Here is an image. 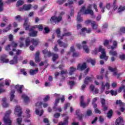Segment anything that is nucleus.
Segmentation results:
<instances>
[{
  "mask_svg": "<svg viewBox=\"0 0 125 125\" xmlns=\"http://www.w3.org/2000/svg\"><path fill=\"white\" fill-rule=\"evenodd\" d=\"M82 13H83V14H90V15H91L92 16H93L94 13L93 11L91 9V5H89L86 10L85 6L82 7L80 11L78 13V15L77 17L78 22H83V18L81 17Z\"/></svg>",
  "mask_w": 125,
  "mask_h": 125,
  "instance_id": "obj_1",
  "label": "nucleus"
},
{
  "mask_svg": "<svg viewBox=\"0 0 125 125\" xmlns=\"http://www.w3.org/2000/svg\"><path fill=\"white\" fill-rule=\"evenodd\" d=\"M101 52V55L100 58L101 59H104L105 61L108 60V56L106 55V52H105V49L102 46H100L99 49L96 48L92 51V53L93 55H96L98 53Z\"/></svg>",
  "mask_w": 125,
  "mask_h": 125,
  "instance_id": "obj_2",
  "label": "nucleus"
},
{
  "mask_svg": "<svg viewBox=\"0 0 125 125\" xmlns=\"http://www.w3.org/2000/svg\"><path fill=\"white\" fill-rule=\"evenodd\" d=\"M11 114V110H8L6 112L4 117V123L5 125H11L12 121L9 118V116Z\"/></svg>",
  "mask_w": 125,
  "mask_h": 125,
  "instance_id": "obj_3",
  "label": "nucleus"
},
{
  "mask_svg": "<svg viewBox=\"0 0 125 125\" xmlns=\"http://www.w3.org/2000/svg\"><path fill=\"white\" fill-rule=\"evenodd\" d=\"M43 54H47L48 57H51L52 56L53 61H55L58 59V54L51 53L50 51H48L47 50L45 49L42 51Z\"/></svg>",
  "mask_w": 125,
  "mask_h": 125,
  "instance_id": "obj_4",
  "label": "nucleus"
},
{
  "mask_svg": "<svg viewBox=\"0 0 125 125\" xmlns=\"http://www.w3.org/2000/svg\"><path fill=\"white\" fill-rule=\"evenodd\" d=\"M57 36L59 39H60L61 40H63L64 37H68V36H71V32H67L65 33H64L62 36H61L60 34L61 32L60 31V28H58L56 31Z\"/></svg>",
  "mask_w": 125,
  "mask_h": 125,
  "instance_id": "obj_5",
  "label": "nucleus"
},
{
  "mask_svg": "<svg viewBox=\"0 0 125 125\" xmlns=\"http://www.w3.org/2000/svg\"><path fill=\"white\" fill-rule=\"evenodd\" d=\"M110 83L106 82L105 83L104 82L101 83V92H104L106 88V90L110 89Z\"/></svg>",
  "mask_w": 125,
  "mask_h": 125,
  "instance_id": "obj_6",
  "label": "nucleus"
},
{
  "mask_svg": "<svg viewBox=\"0 0 125 125\" xmlns=\"http://www.w3.org/2000/svg\"><path fill=\"white\" fill-rule=\"evenodd\" d=\"M108 70L110 71V72H112L113 73V75L114 76V77H117L118 79L120 78V76H121V75H123V72L118 73V70L116 68L108 67Z\"/></svg>",
  "mask_w": 125,
  "mask_h": 125,
  "instance_id": "obj_7",
  "label": "nucleus"
},
{
  "mask_svg": "<svg viewBox=\"0 0 125 125\" xmlns=\"http://www.w3.org/2000/svg\"><path fill=\"white\" fill-rule=\"evenodd\" d=\"M50 21L51 23H59V22H61V21H62V16H53L51 17L50 19Z\"/></svg>",
  "mask_w": 125,
  "mask_h": 125,
  "instance_id": "obj_8",
  "label": "nucleus"
},
{
  "mask_svg": "<svg viewBox=\"0 0 125 125\" xmlns=\"http://www.w3.org/2000/svg\"><path fill=\"white\" fill-rule=\"evenodd\" d=\"M14 114L16 116H18V117H21L22 115V110L21 109V107H20V106H16Z\"/></svg>",
  "mask_w": 125,
  "mask_h": 125,
  "instance_id": "obj_9",
  "label": "nucleus"
},
{
  "mask_svg": "<svg viewBox=\"0 0 125 125\" xmlns=\"http://www.w3.org/2000/svg\"><path fill=\"white\" fill-rule=\"evenodd\" d=\"M89 90L91 92H92L93 94H97L99 92V90L97 88H95L94 85L91 84L89 86Z\"/></svg>",
  "mask_w": 125,
  "mask_h": 125,
  "instance_id": "obj_10",
  "label": "nucleus"
},
{
  "mask_svg": "<svg viewBox=\"0 0 125 125\" xmlns=\"http://www.w3.org/2000/svg\"><path fill=\"white\" fill-rule=\"evenodd\" d=\"M31 8H32V5H31V4H24L22 8H21L20 10L21 11H28V10H30Z\"/></svg>",
  "mask_w": 125,
  "mask_h": 125,
  "instance_id": "obj_11",
  "label": "nucleus"
},
{
  "mask_svg": "<svg viewBox=\"0 0 125 125\" xmlns=\"http://www.w3.org/2000/svg\"><path fill=\"white\" fill-rule=\"evenodd\" d=\"M87 42L86 41H83L82 43V44L83 45V49L84 50L85 52L86 53H89V48H88V47L85 45L86 44Z\"/></svg>",
  "mask_w": 125,
  "mask_h": 125,
  "instance_id": "obj_12",
  "label": "nucleus"
},
{
  "mask_svg": "<svg viewBox=\"0 0 125 125\" xmlns=\"http://www.w3.org/2000/svg\"><path fill=\"white\" fill-rule=\"evenodd\" d=\"M85 69H86V64L85 62L83 64H79L77 66V70H81V71H83Z\"/></svg>",
  "mask_w": 125,
  "mask_h": 125,
  "instance_id": "obj_13",
  "label": "nucleus"
},
{
  "mask_svg": "<svg viewBox=\"0 0 125 125\" xmlns=\"http://www.w3.org/2000/svg\"><path fill=\"white\" fill-rule=\"evenodd\" d=\"M24 87V85L17 84L15 86V88L17 89L19 93H22V88Z\"/></svg>",
  "mask_w": 125,
  "mask_h": 125,
  "instance_id": "obj_14",
  "label": "nucleus"
},
{
  "mask_svg": "<svg viewBox=\"0 0 125 125\" xmlns=\"http://www.w3.org/2000/svg\"><path fill=\"white\" fill-rule=\"evenodd\" d=\"M57 42L58 43L59 45L61 46V47H62V46L64 48H66V47H68V44L65 43H63V42H62V41H61V40H58Z\"/></svg>",
  "mask_w": 125,
  "mask_h": 125,
  "instance_id": "obj_15",
  "label": "nucleus"
},
{
  "mask_svg": "<svg viewBox=\"0 0 125 125\" xmlns=\"http://www.w3.org/2000/svg\"><path fill=\"white\" fill-rule=\"evenodd\" d=\"M18 57L17 56H15L14 57L13 60H12L10 62V64L11 65H13V64H17L18 63Z\"/></svg>",
  "mask_w": 125,
  "mask_h": 125,
  "instance_id": "obj_16",
  "label": "nucleus"
},
{
  "mask_svg": "<svg viewBox=\"0 0 125 125\" xmlns=\"http://www.w3.org/2000/svg\"><path fill=\"white\" fill-rule=\"evenodd\" d=\"M112 43L113 46H108L107 47L108 49H110V48L111 49H115V48H117V47L118 46V42H117L116 41H114L112 42Z\"/></svg>",
  "mask_w": 125,
  "mask_h": 125,
  "instance_id": "obj_17",
  "label": "nucleus"
},
{
  "mask_svg": "<svg viewBox=\"0 0 125 125\" xmlns=\"http://www.w3.org/2000/svg\"><path fill=\"white\" fill-rule=\"evenodd\" d=\"M87 105V104H85L84 102L83 101V96H82L81 97V100H80V106L81 107H83V108H84L85 107H86V105Z\"/></svg>",
  "mask_w": 125,
  "mask_h": 125,
  "instance_id": "obj_18",
  "label": "nucleus"
},
{
  "mask_svg": "<svg viewBox=\"0 0 125 125\" xmlns=\"http://www.w3.org/2000/svg\"><path fill=\"white\" fill-rule=\"evenodd\" d=\"M124 122V119L122 118V117H119L118 119L116 120V122L115 123V125H121L122 124H123Z\"/></svg>",
  "mask_w": 125,
  "mask_h": 125,
  "instance_id": "obj_19",
  "label": "nucleus"
},
{
  "mask_svg": "<svg viewBox=\"0 0 125 125\" xmlns=\"http://www.w3.org/2000/svg\"><path fill=\"white\" fill-rule=\"evenodd\" d=\"M54 97L56 98L55 100V106H57V104L59 103V100H60L59 96H60V95L59 94L55 93L54 94Z\"/></svg>",
  "mask_w": 125,
  "mask_h": 125,
  "instance_id": "obj_20",
  "label": "nucleus"
},
{
  "mask_svg": "<svg viewBox=\"0 0 125 125\" xmlns=\"http://www.w3.org/2000/svg\"><path fill=\"white\" fill-rule=\"evenodd\" d=\"M91 82H92V78L87 77L85 78V80H84V84H88L89 83H91Z\"/></svg>",
  "mask_w": 125,
  "mask_h": 125,
  "instance_id": "obj_21",
  "label": "nucleus"
},
{
  "mask_svg": "<svg viewBox=\"0 0 125 125\" xmlns=\"http://www.w3.org/2000/svg\"><path fill=\"white\" fill-rule=\"evenodd\" d=\"M82 32L80 33L81 35H83V34H84L85 33H91V29L88 28V29H86L85 28H82Z\"/></svg>",
  "mask_w": 125,
  "mask_h": 125,
  "instance_id": "obj_22",
  "label": "nucleus"
},
{
  "mask_svg": "<svg viewBox=\"0 0 125 125\" xmlns=\"http://www.w3.org/2000/svg\"><path fill=\"white\" fill-rule=\"evenodd\" d=\"M2 102H3L2 106L4 108H7L9 106V104L6 103V99L5 98H3L2 99Z\"/></svg>",
  "mask_w": 125,
  "mask_h": 125,
  "instance_id": "obj_23",
  "label": "nucleus"
},
{
  "mask_svg": "<svg viewBox=\"0 0 125 125\" xmlns=\"http://www.w3.org/2000/svg\"><path fill=\"white\" fill-rule=\"evenodd\" d=\"M35 113L36 115H38L41 117V116H42V114H43V110H41L40 112V108H37L35 109Z\"/></svg>",
  "mask_w": 125,
  "mask_h": 125,
  "instance_id": "obj_24",
  "label": "nucleus"
},
{
  "mask_svg": "<svg viewBox=\"0 0 125 125\" xmlns=\"http://www.w3.org/2000/svg\"><path fill=\"white\" fill-rule=\"evenodd\" d=\"M112 42H113V39H110L109 40H105L104 42V46H108V45H109V43Z\"/></svg>",
  "mask_w": 125,
  "mask_h": 125,
  "instance_id": "obj_25",
  "label": "nucleus"
},
{
  "mask_svg": "<svg viewBox=\"0 0 125 125\" xmlns=\"http://www.w3.org/2000/svg\"><path fill=\"white\" fill-rule=\"evenodd\" d=\"M104 68H102L101 70V76L100 75H97V80H103V75L102 74L104 73Z\"/></svg>",
  "mask_w": 125,
  "mask_h": 125,
  "instance_id": "obj_26",
  "label": "nucleus"
},
{
  "mask_svg": "<svg viewBox=\"0 0 125 125\" xmlns=\"http://www.w3.org/2000/svg\"><path fill=\"white\" fill-rule=\"evenodd\" d=\"M21 98L23 99L25 103H28V102H29V97H28V96H27L26 95L22 94L21 95Z\"/></svg>",
  "mask_w": 125,
  "mask_h": 125,
  "instance_id": "obj_27",
  "label": "nucleus"
},
{
  "mask_svg": "<svg viewBox=\"0 0 125 125\" xmlns=\"http://www.w3.org/2000/svg\"><path fill=\"white\" fill-rule=\"evenodd\" d=\"M24 28H25L26 31L29 30V28H30V23L28 22L27 20H25L24 23L23 24Z\"/></svg>",
  "mask_w": 125,
  "mask_h": 125,
  "instance_id": "obj_28",
  "label": "nucleus"
},
{
  "mask_svg": "<svg viewBox=\"0 0 125 125\" xmlns=\"http://www.w3.org/2000/svg\"><path fill=\"white\" fill-rule=\"evenodd\" d=\"M40 51H38L35 55V60L36 62H40Z\"/></svg>",
  "mask_w": 125,
  "mask_h": 125,
  "instance_id": "obj_29",
  "label": "nucleus"
},
{
  "mask_svg": "<svg viewBox=\"0 0 125 125\" xmlns=\"http://www.w3.org/2000/svg\"><path fill=\"white\" fill-rule=\"evenodd\" d=\"M69 119V117H67L64 120L63 122H60L58 125H68V120Z\"/></svg>",
  "mask_w": 125,
  "mask_h": 125,
  "instance_id": "obj_30",
  "label": "nucleus"
},
{
  "mask_svg": "<svg viewBox=\"0 0 125 125\" xmlns=\"http://www.w3.org/2000/svg\"><path fill=\"white\" fill-rule=\"evenodd\" d=\"M38 72H39V69L38 68H36L35 70L31 69L30 71V74L31 76H34V75H36Z\"/></svg>",
  "mask_w": 125,
  "mask_h": 125,
  "instance_id": "obj_31",
  "label": "nucleus"
},
{
  "mask_svg": "<svg viewBox=\"0 0 125 125\" xmlns=\"http://www.w3.org/2000/svg\"><path fill=\"white\" fill-rule=\"evenodd\" d=\"M1 63H8L9 62V60L3 58V57H1L0 59Z\"/></svg>",
  "mask_w": 125,
  "mask_h": 125,
  "instance_id": "obj_32",
  "label": "nucleus"
},
{
  "mask_svg": "<svg viewBox=\"0 0 125 125\" xmlns=\"http://www.w3.org/2000/svg\"><path fill=\"white\" fill-rule=\"evenodd\" d=\"M38 34V31H32L31 32L29 33V36L30 37H37Z\"/></svg>",
  "mask_w": 125,
  "mask_h": 125,
  "instance_id": "obj_33",
  "label": "nucleus"
},
{
  "mask_svg": "<svg viewBox=\"0 0 125 125\" xmlns=\"http://www.w3.org/2000/svg\"><path fill=\"white\" fill-rule=\"evenodd\" d=\"M77 70V68L74 67H71L70 68L69 70V74L70 75H72L73 74H74V72H76V70Z\"/></svg>",
  "mask_w": 125,
  "mask_h": 125,
  "instance_id": "obj_34",
  "label": "nucleus"
},
{
  "mask_svg": "<svg viewBox=\"0 0 125 125\" xmlns=\"http://www.w3.org/2000/svg\"><path fill=\"white\" fill-rule=\"evenodd\" d=\"M76 50H75V48L74 46H71L70 47V51L68 52L67 53V55H71V53L72 52V53H74V52H75Z\"/></svg>",
  "mask_w": 125,
  "mask_h": 125,
  "instance_id": "obj_35",
  "label": "nucleus"
},
{
  "mask_svg": "<svg viewBox=\"0 0 125 125\" xmlns=\"http://www.w3.org/2000/svg\"><path fill=\"white\" fill-rule=\"evenodd\" d=\"M73 4H74V1H73V0H70L68 2L64 3L63 6H71V5H73Z\"/></svg>",
  "mask_w": 125,
  "mask_h": 125,
  "instance_id": "obj_36",
  "label": "nucleus"
},
{
  "mask_svg": "<svg viewBox=\"0 0 125 125\" xmlns=\"http://www.w3.org/2000/svg\"><path fill=\"white\" fill-rule=\"evenodd\" d=\"M91 27L93 28V30H97V25H96V23L95 21H92Z\"/></svg>",
  "mask_w": 125,
  "mask_h": 125,
  "instance_id": "obj_37",
  "label": "nucleus"
},
{
  "mask_svg": "<svg viewBox=\"0 0 125 125\" xmlns=\"http://www.w3.org/2000/svg\"><path fill=\"white\" fill-rule=\"evenodd\" d=\"M32 42L33 43V45H34V46H37V45L39 44V40L38 39H33L32 40Z\"/></svg>",
  "mask_w": 125,
  "mask_h": 125,
  "instance_id": "obj_38",
  "label": "nucleus"
},
{
  "mask_svg": "<svg viewBox=\"0 0 125 125\" xmlns=\"http://www.w3.org/2000/svg\"><path fill=\"white\" fill-rule=\"evenodd\" d=\"M112 116H113V110L110 109L107 113V117L108 119H111Z\"/></svg>",
  "mask_w": 125,
  "mask_h": 125,
  "instance_id": "obj_39",
  "label": "nucleus"
},
{
  "mask_svg": "<svg viewBox=\"0 0 125 125\" xmlns=\"http://www.w3.org/2000/svg\"><path fill=\"white\" fill-rule=\"evenodd\" d=\"M125 6H120L119 8H118V12L119 13H121V12H123V11H125Z\"/></svg>",
  "mask_w": 125,
  "mask_h": 125,
  "instance_id": "obj_40",
  "label": "nucleus"
},
{
  "mask_svg": "<svg viewBox=\"0 0 125 125\" xmlns=\"http://www.w3.org/2000/svg\"><path fill=\"white\" fill-rule=\"evenodd\" d=\"M34 28H37L40 31H42V29H43V26L42 24L36 25L34 26Z\"/></svg>",
  "mask_w": 125,
  "mask_h": 125,
  "instance_id": "obj_41",
  "label": "nucleus"
},
{
  "mask_svg": "<svg viewBox=\"0 0 125 125\" xmlns=\"http://www.w3.org/2000/svg\"><path fill=\"white\" fill-rule=\"evenodd\" d=\"M14 93H15V91L12 90L11 92V97L10 98V101H12V100H13L15 97Z\"/></svg>",
  "mask_w": 125,
  "mask_h": 125,
  "instance_id": "obj_42",
  "label": "nucleus"
},
{
  "mask_svg": "<svg viewBox=\"0 0 125 125\" xmlns=\"http://www.w3.org/2000/svg\"><path fill=\"white\" fill-rule=\"evenodd\" d=\"M110 55H112V56H117L118 53L116 51H109Z\"/></svg>",
  "mask_w": 125,
  "mask_h": 125,
  "instance_id": "obj_43",
  "label": "nucleus"
},
{
  "mask_svg": "<svg viewBox=\"0 0 125 125\" xmlns=\"http://www.w3.org/2000/svg\"><path fill=\"white\" fill-rule=\"evenodd\" d=\"M24 4V1L22 0H19L17 2V6H20Z\"/></svg>",
  "mask_w": 125,
  "mask_h": 125,
  "instance_id": "obj_44",
  "label": "nucleus"
},
{
  "mask_svg": "<svg viewBox=\"0 0 125 125\" xmlns=\"http://www.w3.org/2000/svg\"><path fill=\"white\" fill-rule=\"evenodd\" d=\"M3 10V2L2 0H0V12Z\"/></svg>",
  "mask_w": 125,
  "mask_h": 125,
  "instance_id": "obj_45",
  "label": "nucleus"
},
{
  "mask_svg": "<svg viewBox=\"0 0 125 125\" xmlns=\"http://www.w3.org/2000/svg\"><path fill=\"white\" fill-rule=\"evenodd\" d=\"M15 19L17 21H18V22H20L21 21H22V19L21 18V15H18V16L15 17Z\"/></svg>",
  "mask_w": 125,
  "mask_h": 125,
  "instance_id": "obj_46",
  "label": "nucleus"
},
{
  "mask_svg": "<svg viewBox=\"0 0 125 125\" xmlns=\"http://www.w3.org/2000/svg\"><path fill=\"white\" fill-rule=\"evenodd\" d=\"M11 28V24H10L5 29H3V32L4 33H6V32H8V31L10 30Z\"/></svg>",
  "mask_w": 125,
  "mask_h": 125,
  "instance_id": "obj_47",
  "label": "nucleus"
},
{
  "mask_svg": "<svg viewBox=\"0 0 125 125\" xmlns=\"http://www.w3.org/2000/svg\"><path fill=\"white\" fill-rule=\"evenodd\" d=\"M25 113L26 114V117L27 118H30V117H31V114H30V113H31V111L30 110V109H27Z\"/></svg>",
  "mask_w": 125,
  "mask_h": 125,
  "instance_id": "obj_48",
  "label": "nucleus"
},
{
  "mask_svg": "<svg viewBox=\"0 0 125 125\" xmlns=\"http://www.w3.org/2000/svg\"><path fill=\"white\" fill-rule=\"evenodd\" d=\"M116 104L120 105V106H125V104L122 102L121 100L116 101Z\"/></svg>",
  "mask_w": 125,
  "mask_h": 125,
  "instance_id": "obj_49",
  "label": "nucleus"
},
{
  "mask_svg": "<svg viewBox=\"0 0 125 125\" xmlns=\"http://www.w3.org/2000/svg\"><path fill=\"white\" fill-rule=\"evenodd\" d=\"M17 45H18V44L14 42H12L11 44V46L13 47V48H15V47H17Z\"/></svg>",
  "mask_w": 125,
  "mask_h": 125,
  "instance_id": "obj_50",
  "label": "nucleus"
},
{
  "mask_svg": "<svg viewBox=\"0 0 125 125\" xmlns=\"http://www.w3.org/2000/svg\"><path fill=\"white\" fill-rule=\"evenodd\" d=\"M80 53L79 52H74L72 53V57H79Z\"/></svg>",
  "mask_w": 125,
  "mask_h": 125,
  "instance_id": "obj_51",
  "label": "nucleus"
},
{
  "mask_svg": "<svg viewBox=\"0 0 125 125\" xmlns=\"http://www.w3.org/2000/svg\"><path fill=\"white\" fill-rule=\"evenodd\" d=\"M53 109L55 111H58V112H62V108L60 107H56V106H54Z\"/></svg>",
  "mask_w": 125,
  "mask_h": 125,
  "instance_id": "obj_52",
  "label": "nucleus"
},
{
  "mask_svg": "<svg viewBox=\"0 0 125 125\" xmlns=\"http://www.w3.org/2000/svg\"><path fill=\"white\" fill-rule=\"evenodd\" d=\"M30 43V38L28 37V38H26V40L25 41V44H26V46H29V44Z\"/></svg>",
  "mask_w": 125,
  "mask_h": 125,
  "instance_id": "obj_53",
  "label": "nucleus"
},
{
  "mask_svg": "<svg viewBox=\"0 0 125 125\" xmlns=\"http://www.w3.org/2000/svg\"><path fill=\"white\" fill-rule=\"evenodd\" d=\"M101 103L102 104V106H104L106 103V100L104 99L101 98Z\"/></svg>",
  "mask_w": 125,
  "mask_h": 125,
  "instance_id": "obj_54",
  "label": "nucleus"
},
{
  "mask_svg": "<svg viewBox=\"0 0 125 125\" xmlns=\"http://www.w3.org/2000/svg\"><path fill=\"white\" fill-rule=\"evenodd\" d=\"M110 93L111 94V95H114L116 96L117 94H118V93H117V91H114V90H111L110 91Z\"/></svg>",
  "mask_w": 125,
  "mask_h": 125,
  "instance_id": "obj_55",
  "label": "nucleus"
},
{
  "mask_svg": "<svg viewBox=\"0 0 125 125\" xmlns=\"http://www.w3.org/2000/svg\"><path fill=\"white\" fill-rule=\"evenodd\" d=\"M50 98V97H49V95H47V96H46V97L43 99V101L44 102H47V101H48V100H49V99Z\"/></svg>",
  "mask_w": 125,
  "mask_h": 125,
  "instance_id": "obj_56",
  "label": "nucleus"
},
{
  "mask_svg": "<svg viewBox=\"0 0 125 125\" xmlns=\"http://www.w3.org/2000/svg\"><path fill=\"white\" fill-rule=\"evenodd\" d=\"M14 51H16V49L15 48H13L12 51L9 52V55H11V56H13V55H14V53H13Z\"/></svg>",
  "mask_w": 125,
  "mask_h": 125,
  "instance_id": "obj_57",
  "label": "nucleus"
},
{
  "mask_svg": "<svg viewBox=\"0 0 125 125\" xmlns=\"http://www.w3.org/2000/svg\"><path fill=\"white\" fill-rule=\"evenodd\" d=\"M91 115H92V111L90 110H87L86 116H91Z\"/></svg>",
  "mask_w": 125,
  "mask_h": 125,
  "instance_id": "obj_58",
  "label": "nucleus"
},
{
  "mask_svg": "<svg viewBox=\"0 0 125 125\" xmlns=\"http://www.w3.org/2000/svg\"><path fill=\"white\" fill-rule=\"evenodd\" d=\"M11 45H8L5 48V50L7 51H9L11 50Z\"/></svg>",
  "mask_w": 125,
  "mask_h": 125,
  "instance_id": "obj_59",
  "label": "nucleus"
},
{
  "mask_svg": "<svg viewBox=\"0 0 125 125\" xmlns=\"http://www.w3.org/2000/svg\"><path fill=\"white\" fill-rule=\"evenodd\" d=\"M125 85H122L120 87H119V89L118 90V92H122V90H125Z\"/></svg>",
  "mask_w": 125,
  "mask_h": 125,
  "instance_id": "obj_60",
  "label": "nucleus"
},
{
  "mask_svg": "<svg viewBox=\"0 0 125 125\" xmlns=\"http://www.w3.org/2000/svg\"><path fill=\"white\" fill-rule=\"evenodd\" d=\"M17 123L18 124V125H21V123H22V118H17Z\"/></svg>",
  "mask_w": 125,
  "mask_h": 125,
  "instance_id": "obj_61",
  "label": "nucleus"
},
{
  "mask_svg": "<svg viewBox=\"0 0 125 125\" xmlns=\"http://www.w3.org/2000/svg\"><path fill=\"white\" fill-rule=\"evenodd\" d=\"M21 74H23V75H24V76L27 75V72H26V70L25 69H21Z\"/></svg>",
  "mask_w": 125,
  "mask_h": 125,
  "instance_id": "obj_62",
  "label": "nucleus"
},
{
  "mask_svg": "<svg viewBox=\"0 0 125 125\" xmlns=\"http://www.w3.org/2000/svg\"><path fill=\"white\" fill-rule=\"evenodd\" d=\"M10 80H5V83L6 85H9V84H10Z\"/></svg>",
  "mask_w": 125,
  "mask_h": 125,
  "instance_id": "obj_63",
  "label": "nucleus"
},
{
  "mask_svg": "<svg viewBox=\"0 0 125 125\" xmlns=\"http://www.w3.org/2000/svg\"><path fill=\"white\" fill-rule=\"evenodd\" d=\"M89 62H90L92 65H94L95 64V59H90Z\"/></svg>",
  "mask_w": 125,
  "mask_h": 125,
  "instance_id": "obj_64",
  "label": "nucleus"
}]
</instances>
